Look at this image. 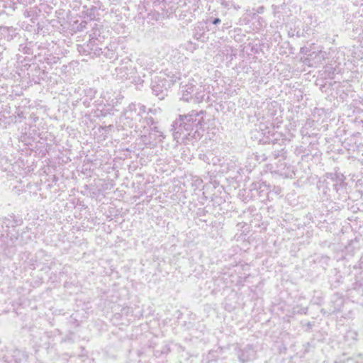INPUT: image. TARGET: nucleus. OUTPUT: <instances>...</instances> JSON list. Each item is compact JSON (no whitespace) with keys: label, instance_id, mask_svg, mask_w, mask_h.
Returning <instances> with one entry per match:
<instances>
[{"label":"nucleus","instance_id":"f257e3e1","mask_svg":"<svg viewBox=\"0 0 363 363\" xmlns=\"http://www.w3.org/2000/svg\"><path fill=\"white\" fill-rule=\"evenodd\" d=\"M201 113L192 112L188 116H180L179 119L184 123V128L189 130L191 128V125L189 123H196L197 121L196 117L200 116Z\"/></svg>","mask_w":363,"mask_h":363},{"label":"nucleus","instance_id":"f03ea898","mask_svg":"<svg viewBox=\"0 0 363 363\" xmlns=\"http://www.w3.org/2000/svg\"><path fill=\"white\" fill-rule=\"evenodd\" d=\"M323 57H324V55L323 52H320L319 54H318L316 55V57H318V62L320 61L321 59L323 58Z\"/></svg>","mask_w":363,"mask_h":363},{"label":"nucleus","instance_id":"7ed1b4c3","mask_svg":"<svg viewBox=\"0 0 363 363\" xmlns=\"http://www.w3.org/2000/svg\"><path fill=\"white\" fill-rule=\"evenodd\" d=\"M220 22V20L219 18H216L213 21V24H217L218 23Z\"/></svg>","mask_w":363,"mask_h":363},{"label":"nucleus","instance_id":"20e7f679","mask_svg":"<svg viewBox=\"0 0 363 363\" xmlns=\"http://www.w3.org/2000/svg\"><path fill=\"white\" fill-rule=\"evenodd\" d=\"M182 99L184 100H185V101H188L189 100V98L187 97V94H183Z\"/></svg>","mask_w":363,"mask_h":363},{"label":"nucleus","instance_id":"39448f33","mask_svg":"<svg viewBox=\"0 0 363 363\" xmlns=\"http://www.w3.org/2000/svg\"><path fill=\"white\" fill-rule=\"evenodd\" d=\"M201 121H202V118L199 119V120H198V121H197L196 125H199V124H201Z\"/></svg>","mask_w":363,"mask_h":363},{"label":"nucleus","instance_id":"423d86ee","mask_svg":"<svg viewBox=\"0 0 363 363\" xmlns=\"http://www.w3.org/2000/svg\"><path fill=\"white\" fill-rule=\"evenodd\" d=\"M191 91H189L188 89L186 90V92L191 93L192 92V87L189 88Z\"/></svg>","mask_w":363,"mask_h":363}]
</instances>
